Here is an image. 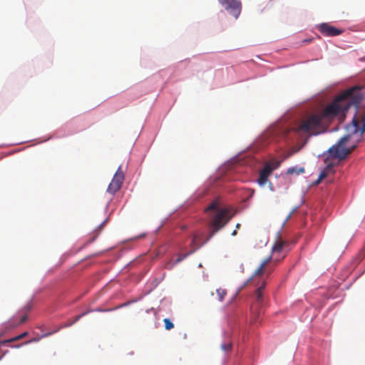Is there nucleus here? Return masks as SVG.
I'll list each match as a JSON object with an SVG mask.
<instances>
[{
  "mask_svg": "<svg viewBox=\"0 0 365 365\" xmlns=\"http://www.w3.org/2000/svg\"><path fill=\"white\" fill-rule=\"evenodd\" d=\"M74 283L69 279H61L56 282L51 288L41 289L32 295L23 307L19 309L16 314L0 325V342H15L16 340L29 335V337L22 342H38L41 339L51 336L58 331L62 327H68L78 322L88 312H82L73 319L62 322L61 326H43L37 328L31 334L27 331L16 332V329L26 322L38 309H53L58 304L66 303V297L75 290ZM115 311L112 308L104 309L98 307L89 311L97 312H110Z\"/></svg>",
  "mask_w": 365,
  "mask_h": 365,
  "instance_id": "nucleus-1",
  "label": "nucleus"
},
{
  "mask_svg": "<svg viewBox=\"0 0 365 365\" xmlns=\"http://www.w3.org/2000/svg\"><path fill=\"white\" fill-rule=\"evenodd\" d=\"M262 269L263 267L259 264L252 274L237 288L229 300V302H231L240 295V303L242 304H245L243 315L246 322L248 323L254 322L259 319L263 313L264 308L267 305V299L261 291H257L255 297H252V290L249 287L244 289L257 274L261 272Z\"/></svg>",
  "mask_w": 365,
  "mask_h": 365,
  "instance_id": "nucleus-2",
  "label": "nucleus"
},
{
  "mask_svg": "<svg viewBox=\"0 0 365 365\" xmlns=\"http://www.w3.org/2000/svg\"><path fill=\"white\" fill-rule=\"evenodd\" d=\"M280 118L281 117L275 122L270 123L267 128L259 134L250 145H248L244 150L239 151L235 155L229 158L225 162V163L235 159L240 154L249 150L253 145H256V152H258L269 145H277L282 141L285 138L287 128L284 125H278V122L280 120Z\"/></svg>",
  "mask_w": 365,
  "mask_h": 365,
  "instance_id": "nucleus-3",
  "label": "nucleus"
},
{
  "mask_svg": "<svg viewBox=\"0 0 365 365\" xmlns=\"http://www.w3.org/2000/svg\"><path fill=\"white\" fill-rule=\"evenodd\" d=\"M205 211L214 230L213 235L222 230L231 220V217L228 215V209L221 206L218 200L212 201Z\"/></svg>",
  "mask_w": 365,
  "mask_h": 365,
  "instance_id": "nucleus-4",
  "label": "nucleus"
},
{
  "mask_svg": "<svg viewBox=\"0 0 365 365\" xmlns=\"http://www.w3.org/2000/svg\"><path fill=\"white\" fill-rule=\"evenodd\" d=\"M365 259V248L360 250L359 254L356 255L351 260V262L347 264L341 272L340 278L342 281L346 280L350 274L357 268V267L362 263ZM364 267L360 269L353 277L349 284L344 286V289H349L352 284L355 282L359 277H361L365 273V264L363 265Z\"/></svg>",
  "mask_w": 365,
  "mask_h": 365,
  "instance_id": "nucleus-5",
  "label": "nucleus"
},
{
  "mask_svg": "<svg viewBox=\"0 0 365 365\" xmlns=\"http://www.w3.org/2000/svg\"><path fill=\"white\" fill-rule=\"evenodd\" d=\"M357 115H353L351 120L343 125V129L346 130V133L341 136V138L346 145L351 140L353 137H356L354 144L352 147L356 146V144L361 141L364 134L365 133V125H359L357 122Z\"/></svg>",
  "mask_w": 365,
  "mask_h": 365,
  "instance_id": "nucleus-6",
  "label": "nucleus"
},
{
  "mask_svg": "<svg viewBox=\"0 0 365 365\" xmlns=\"http://www.w3.org/2000/svg\"><path fill=\"white\" fill-rule=\"evenodd\" d=\"M183 234L179 236H174L168 238L163 242V247L165 252L170 251L172 253L178 250H180L185 246L186 240L187 239H192L195 237V232L192 229L183 227Z\"/></svg>",
  "mask_w": 365,
  "mask_h": 365,
  "instance_id": "nucleus-7",
  "label": "nucleus"
},
{
  "mask_svg": "<svg viewBox=\"0 0 365 365\" xmlns=\"http://www.w3.org/2000/svg\"><path fill=\"white\" fill-rule=\"evenodd\" d=\"M351 148L346 145L341 137H340L334 144L329 147L327 150L319 154L317 157L321 158L324 156V160L329 158L342 160L346 158Z\"/></svg>",
  "mask_w": 365,
  "mask_h": 365,
  "instance_id": "nucleus-8",
  "label": "nucleus"
},
{
  "mask_svg": "<svg viewBox=\"0 0 365 365\" xmlns=\"http://www.w3.org/2000/svg\"><path fill=\"white\" fill-rule=\"evenodd\" d=\"M342 96L344 99L347 100L344 103V110L349 111L351 108H354V115H357L360 103L365 100V91L353 87L347 90Z\"/></svg>",
  "mask_w": 365,
  "mask_h": 365,
  "instance_id": "nucleus-9",
  "label": "nucleus"
},
{
  "mask_svg": "<svg viewBox=\"0 0 365 365\" xmlns=\"http://www.w3.org/2000/svg\"><path fill=\"white\" fill-rule=\"evenodd\" d=\"M343 100V96H337L334 101L324 110L323 116L325 118L334 117L348 112V110H344V104H340L341 101Z\"/></svg>",
  "mask_w": 365,
  "mask_h": 365,
  "instance_id": "nucleus-10",
  "label": "nucleus"
},
{
  "mask_svg": "<svg viewBox=\"0 0 365 365\" xmlns=\"http://www.w3.org/2000/svg\"><path fill=\"white\" fill-rule=\"evenodd\" d=\"M124 180L125 174L122 170V165H120L113 175V178L107 187L106 192L114 195L121 187Z\"/></svg>",
  "mask_w": 365,
  "mask_h": 365,
  "instance_id": "nucleus-11",
  "label": "nucleus"
},
{
  "mask_svg": "<svg viewBox=\"0 0 365 365\" xmlns=\"http://www.w3.org/2000/svg\"><path fill=\"white\" fill-rule=\"evenodd\" d=\"M322 35L326 37H335L341 35L344 29L333 26L330 22H322L315 26Z\"/></svg>",
  "mask_w": 365,
  "mask_h": 365,
  "instance_id": "nucleus-12",
  "label": "nucleus"
},
{
  "mask_svg": "<svg viewBox=\"0 0 365 365\" xmlns=\"http://www.w3.org/2000/svg\"><path fill=\"white\" fill-rule=\"evenodd\" d=\"M218 1L229 14L235 19L239 18L242 11V3L240 0H218Z\"/></svg>",
  "mask_w": 365,
  "mask_h": 365,
  "instance_id": "nucleus-13",
  "label": "nucleus"
},
{
  "mask_svg": "<svg viewBox=\"0 0 365 365\" xmlns=\"http://www.w3.org/2000/svg\"><path fill=\"white\" fill-rule=\"evenodd\" d=\"M274 169L272 168V163H267L259 170L258 178L255 182L258 185L260 188H263L269 180V178L273 175Z\"/></svg>",
  "mask_w": 365,
  "mask_h": 365,
  "instance_id": "nucleus-14",
  "label": "nucleus"
},
{
  "mask_svg": "<svg viewBox=\"0 0 365 365\" xmlns=\"http://www.w3.org/2000/svg\"><path fill=\"white\" fill-rule=\"evenodd\" d=\"M161 282V279L155 277L151 282H147L143 289V296L150 294Z\"/></svg>",
  "mask_w": 365,
  "mask_h": 365,
  "instance_id": "nucleus-15",
  "label": "nucleus"
},
{
  "mask_svg": "<svg viewBox=\"0 0 365 365\" xmlns=\"http://www.w3.org/2000/svg\"><path fill=\"white\" fill-rule=\"evenodd\" d=\"M305 173V168L304 166L299 165H295L288 168L285 172L286 175H296L304 174Z\"/></svg>",
  "mask_w": 365,
  "mask_h": 365,
  "instance_id": "nucleus-16",
  "label": "nucleus"
},
{
  "mask_svg": "<svg viewBox=\"0 0 365 365\" xmlns=\"http://www.w3.org/2000/svg\"><path fill=\"white\" fill-rule=\"evenodd\" d=\"M201 247V246L198 247L197 248H195V249H193L190 251H189L188 252L185 253V254H183V255H181L180 256H178L177 257V259H175L172 264L168 267L169 269H173L175 266H176L177 264H178L179 263H180L181 262H182L184 259H185L187 257H188L189 256H190L191 255L194 254L198 249H200Z\"/></svg>",
  "mask_w": 365,
  "mask_h": 365,
  "instance_id": "nucleus-17",
  "label": "nucleus"
},
{
  "mask_svg": "<svg viewBox=\"0 0 365 365\" xmlns=\"http://www.w3.org/2000/svg\"><path fill=\"white\" fill-rule=\"evenodd\" d=\"M66 135H58L57 133V132H56L53 134L48 135L37 138V139H34V140H31V141L37 140L38 143H46V142L48 141L51 139L58 138H61V137H65Z\"/></svg>",
  "mask_w": 365,
  "mask_h": 365,
  "instance_id": "nucleus-18",
  "label": "nucleus"
},
{
  "mask_svg": "<svg viewBox=\"0 0 365 365\" xmlns=\"http://www.w3.org/2000/svg\"><path fill=\"white\" fill-rule=\"evenodd\" d=\"M76 254V252H74V247H71L68 251L65 252L59 258L58 264L61 266L62 265L69 257Z\"/></svg>",
  "mask_w": 365,
  "mask_h": 365,
  "instance_id": "nucleus-19",
  "label": "nucleus"
},
{
  "mask_svg": "<svg viewBox=\"0 0 365 365\" xmlns=\"http://www.w3.org/2000/svg\"><path fill=\"white\" fill-rule=\"evenodd\" d=\"M97 239V235H91L76 250L74 249V252L76 253L81 252L90 244L93 243Z\"/></svg>",
  "mask_w": 365,
  "mask_h": 365,
  "instance_id": "nucleus-20",
  "label": "nucleus"
},
{
  "mask_svg": "<svg viewBox=\"0 0 365 365\" xmlns=\"http://www.w3.org/2000/svg\"><path fill=\"white\" fill-rule=\"evenodd\" d=\"M113 210H112L108 216L104 219L103 222H101L93 230V234L92 235H97V237L99 236V235L101 233L103 229V225L109 220V217L112 214Z\"/></svg>",
  "mask_w": 365,
  "mask_h": 365,
  "instance_id": "nucleus-21",
  "label": "nucleus"
},
{
  "mask_svg": "<svg viewBox=\"0 0 365 365\" xmlns=\"http://www.w3.org/2000/svg\"><path fill=\"white\" fill-rule=\"evenodd\" d=\"M343 291V289H341L339 291L336 290L333 291L332 289H329L327 291L326 298L327 299H336L339 297V293Z\"/></svg>",
  "mask_w": 365,
  "mask_h": 365,
  "instance_id": "nucleus-22",
  "label": "nucleus"
},
{
  "mask_svg": "<svg viewBox=\"0 0 365 365\" xmlns=\"http://www.w3.org/2000/svg\"><path fill=\"white\" fill-rule=\"evenodd\" d=\"M163 323L165 330L170 331L174 328V323L170 318H165L163 319Z\"/></svg>",
  "mask_w": 365,
  "mask_h": 365,
  "instance_id": "nucleus-23",
  "label": "nucleus"
},
{
  "mask_svg": "<svg viewBox=\"0 0 365 365\" xmlns=\"http://www.w3.org/2000/svg\"><path fill=\"white\" fill-rule=\"evenodd\" d=\"M299 207V205H297V206H295L294 207L292 208V210L290 211V212L288 214V215L287 216V217L285 218V220H284V222H282V226L279 229V230L277 232V235H279L282 231V230L283 229L284 226L285 225L287 221L289 219V217H291V215H292V213L297 210L298 209V207Z\"/></svg>",
  "mask_w": 365,
  "mask_h": 365,
  "instance_id": "nucleus-24",
  "label": "nucleus"
},
{
  "mask_svg": "<svg viewBox=\"0 0 365 365\" xmlns=\"http://www.w3.org/2000/svg\"><path fill=\"white\" fill-rule=\"evenodd\" d=\"M177 209H175L173 212H171L167 217H165L163 220H161L160 225L154 230L153 233L157 234L160 228L163 227L165 221L168 219V217L176 211Z\"/></svg>",
  "mask_w": 365,
  "mask_h": 365,
  "instance_id": "nucleus-25",
  "label": "nucleus"
},
{
  "mask_svg": "<svg viewBox=\"0 0 365 365\" xmlns=\"http://www.w3.org/2000/svg\"><path fill=\"white\" fill-rule=\"evenodd\" d=\"M330 165L331 164L329 163L323 168H320L317 178L319 179L321 181L326 178L327 173L325 170L327 167Z\"/></svg>",
  "mask_w": 365,
  "mask_h": 365,
  "instance_id": "nucleus-26",
  "label": "nucleus"
},
{
  "mask_svg": "<svg viewBox=\"0 0 365 365\" xmlns=\"http://www.w3.org/2000/svg\"><path fill=\"white\" fill-rule=\"evenodd\" d=\"M216 292H217V297H218V300L220 302H222L225 295L227 294V291L226 289H221V288H218L216 289Z\"/></svg>",
  "mask_w": 365,
  "mask_h": 365,
  "instance_id": "nucleus-27",
  "label": "nucleus"
},
{
  "mask_svg": "<svg viewBox=\"0 0 365 365\" xmlns=\"http://www.w3.org/2000/svg\"><path fill=\"white\" fill-rule=\"evenodd\" d=\"M135 303V301L132 299L130 301H127L124 303H122L115 307H113V309H115V310H118V309H122V308H125V307H129L130 305H131L132 304H134Z\"/></svg>",
  "mask_w": 365,
  "mask_h": 365,
  "instance_id": "nucleus-28",
  "label": "nucleus"
},
{
  "mask_svg": "<svg viewBox=\"0 0 365 365\" xmlns=\"http://www.w3.org/2000/svg\"><path fill=\"white\" fill-rule=\"evenodd\" d=\"M309 123H312L314 125H317L319 123V118L316 115H312L309 119Z\"/></svg>",
  "mask_w": 365,
  "mask_h": 365,
  "instance_id": "nucleus-29",
  "label": "nucleus"
},
{
  "mask_svg": "<svg viewBox=\"0 0 365 365\" xmlns=\"http://www.w3.org/2000/svg\"><path fill=\"white\" fill-rule=\"evenodd\" d=\"M301 128L304 132H309L311 128V125L309 123H304L302 125Z\"/></svg>",
  "mask_w": 365,
  "mask_h": 365,
  "instance_id": "nucleus-30",
  "label": "nucleus"
},
{
  "mask_svg": "<svg viewBox=\"0 0 365 365\" xmlns=\"http://www.w3.org/2000/svg\"><path fill=\"white\" fill-rule=\"evenodd\" d=\"M221 349L225 351H228L232 349V344H222Z\"/></svg>",
  "mask_w": 365,
  "mask_h": 365,
  "instance_id": "nucleus-31",
  "label": "nucleus"
},
{
  "mask_svg": "<svg viewBox=\"0 0 365 365\" xmlns=\"http://www.w3.org/2000/svg\"><path fill=\"white\" fill-rule=\"evenodd\" d=\"M60 267V265L57 263L56 264H55L53 267L49 268L46 272V274H53L55 270L58 267Z\"/></svg>",
  "mask_w": 365,
  "mask_h": 365,
  "instance_id": "nucleus-32",
  "label": "nucleus"
},
{
  "mask_svg": "<svg viewBox=\"0 0 365 365\" xmlns=\"http://www.w3.org/2000/svg\"><path fill=\"white\" fill-rule=\"evenodd\" d=\"M222 336H223V339L222 340V342L223 343H225V342H228L227 340L228 339V335L230 334L229 333H227L225 329H223L222 331Z\"/></svg>",
  "mask_w": 365,
  "mask_h": 365,
  "instance_id": "nucleus-33",
  "label": "nucleus"
},
{
  "mask_svg": "<svg viewBox=\"0 0 365 365\" xmlns=\"http://www.w3.org/2000/svg\"><path fill=\"white\" fill-rule=\"evenodd\" d=\"M314 40V38L312 37H310V38H304L302 41V44H308L311 42H312V41Z\"/></svg>",
  "mask_w": 365,
  "mask_h": 365,
  "instance_id": "nucleus-34",
  "label": "nucleus"
},
{
  "mask_svg": "<svg viewBox=\"0 0 365 365\" xmlns=\"http://www.w3.org/2000/svg\"><path fill=\"white\" fill-rule=\"evenodd\" d=\"M267 184L268 185L269 190L271 192H275V191H276V189H275V187H274V185H273L272 182L270 181V180H269V182H267Z\"/></svg>",
  "mask_w": 365,
  "mask_h": 365,
  "instance_id": "nucleus-35",
  "label": "nucleus"
},
{
  "mask_svg": "<svg viewBox=\"0 0 365 365\" xmlns=\"http://www.w3.org/2000/svg\"><path fill=\"white\" fill-rule=\"evenodd\" d=\"M272 255H269V257H267V258L264 259L262 262L259 264V265H261L262 267H264V265L268 262V261L270 259Z\"/></svg>",
  "mask_w": 365,
  "mask_h": 365,
  "instance_id": "nucleus-36",
  "label": "nucleus"
},
{
  "mask_svg": "<svg viewBox=\"0 0 365 365\" xmlns=\"http://www.w3.org/2000/svg\"><path fill=\"white\" fill-rule=\"evenodd\" d=\"M280 167L279 162H275L274 163H272V168L274 169V171L277 170Z\"/></svg>",
  "mask_w": 365,
  "mask_h": 365,
  "instance_id": "nucleus-37",
  "label": "nucleus"
},
{
  "mask_svg": "<svg viewBox=\"0 0 365 365\" xmlns=\"http://www.w3.org/2000/svg\"><path fill=\"white\" fill-rule=\"evenodd\" d=\"M145 296H143V294L138 297V298H133V299L135 301V303L141 301Z\"/></svg>",
  "mask_w": 365,
  "mask_h": 365,
  "instance_id": "nucleus-38",
  "label": "nucleus"
},
{
  "mask_svg": "<svg viewBox=\"0 0 365 365\" xmlns=\"http://www.w3.org/2000/svg\"><path fill=\"white\" fill-rule=\"evenodd\" d=\"M318 94H319V93H314V95H312L311 97L307 98H306L305 100H304V101H302V103L309 101L310 99H312V98H314L315 96H317ZM301 103H302V102H300V103H299V104H301Z\"/></svg>",
  "mask_w": 365,
  "mask_h": 365,
  "instance_id": "nucleus-39",
  "label": "nucleus"
},
{
  "mask_svg": "<svg viewBox=\"0 0 365 365\" xmlns=\"http://www.w3.org/2000/svg\"><path fill=\"white\" fill-rule=\"evenodd\" d=\"M284 175H286L285 173H284L283 172H282L280 174H278V173L274 174V178L276 179H278L280 178V176H284Z\"/></svg>",
  "mask_w": 365,
  "mask_h": 365,
  "instance_id": "nucleus-40",
  "label": "nucleus"
},
{
  "mask_svg": "<svg viewBox=\"0 0 365 365\" xmlns=\"http://www.w3.org/2000/svg\"><path fill=\"white\" fill-rule=\"evenodd\" d=\"M320 182H321V180H320L319 179L317 178L315 180H314V181L312 182L311 185H317V184H319Z\"/></svg>",
  "mask_w": 365,
  "mask_h": 365,
  "instance_id": "nucleus-41",
  "label": "nucleus"
},
{
  "mask_svg": "<svg viewBox=\"0 0 365 365\" xmlns=\"http://www.w3.org/2000/svg\"><path fill=\"white\" fill-rule=\"evenodd\" d=\"M109 205H110V201L108 202V203L106 204V205L105 206V208H104V212L106 213L108 212V207H109Z\"/></svg>",
  "mask_w": 365,
  "mask_h": 365,
  "instance_id": "nucleus-42",
  "label": "nucleus"
},
{
  "mask_svg": "<svg viewBox=\"0 0 365 365\" xmlns=\"http://www.w3.org/2000/svg\"><path fill=\"white\" fill-rule=\"evenodd\" d=\"M189 61H190L189 58H186V59H185V60L180 61L179 62V64L186 63H187V62H189Z\"/></svg>",
  "mask_w": 365,
  "mask_h": 365,
  "instance_id": "nucleus-43",
  "label": "nucleus"
},
{
  "mask_svg": "<svg viewBox=\"0 0 365 365\" xmlns=\"http://www.w3.org/2000/svg\"><path fill=\"white\" fill-rule=\"evenodd\" d=\"M147 234H148L147 232H144L140 233L138 236H136V237H142L146 236Z\"/></svg>",
  "mask_w": 365,
  "mask_h": 365,
  "instance_id": "nucleus-44",
  "label": "nucleus"
},
{
  "mask_svg": "<svg viewBox=\"0 0 365 365\" xmlns=\"http://www.w3.org/2000/svg\"><path fill=\"white\" fill-rule=\"evenodd\" d=\"M339 129H340V128L337 126V127L334 128L330 132L331 133L336 132V131L339 130Z\"/></svg>",
  "mask_w": 365,
  "mask_h": 365,
  "instance_id": "nucleus-45",
  "label": "nucleus"
},
{
  "mask_svg": "<svg viewBox=\"0 0 365 365\" xmlns=\"http://www.w3.org/2000/svg\"><path fill=\"white\" fill-rule=\"evenodd\" d=\"M361 125H365V113H364V115L362 118V120H361Z\"/></svg>",
  "mask_w": 365,
  "mask_h": 365,
  "instance_id": "nucleus-46",
  "label": "nucleus"
},
{
  "mask_svg": "<svg viewBox=\"0 0 365 365\" xmlns=\"http://www.w3.org/2000/svg\"><path fill=\"white\" fill-rule=\"evenodd\" d=\"M237 230L235 229V230L232 232L231 235H232V236H236V235H237Z\"/></svg>",
  "mask_w": 365,
  "mask_h": 365,
  "instance_id": "nucleus-47",
  "label": "nucleus"
},
{
  "mask_svg": "<svg viewBox=\"0 0 365 365\" xmlns=\"http://www.w3.org/2000/svg\"><path fill=\"white\" fill-rule=\"evenodd\" d=\"M165 274V272H163V274L161 275V277H159L158 279H161L162 282L164 279Z\"/></svg>",
  "mask_w": 365,
  "mask_h": 365,
  "instance_id": "nucleus-48",
  "label": "nucleus"
},
{
  "mask_svg": "<svg viewBox=\"0 0 365 365\" xmlns=\"http://www.w3.org/2000/svg\"><path fill=\"white\" fill-rule=\"evenodd\" d=\"M277 250H278V251H279V252H280V251H282V245H279L277 246Z\"/></svg>",
  "mask_w": 365,
  "mask_h": 365,
  "instance_id": "nucleus-49",
  "label": "nucleus"
},
{
  "mask_svg": "<svg viewBox=\"0 0 365 365\" xmlns=\"http://www.w3.org/2000/svg\"><path fill=\"white\" fill-rule=\"evenodd\" d=\"M240 226H241L240 223H237L236 225H235V229L236 230L240 229Z\"/></svg>",
  "mask_w": 365,
  "mask_h": 365,
  "instance_id": "nucleus-50",
  "label": "nucleus"
},
{
  "mask_svg": "<svg viewBox=\"0 0 365 365\" xmlns=\"http://www.w3.org/2000/svg\"><path fill=\"white\" fill-rule=\"evenodd\" d=\"M89 257H90V255L85 257L84 258H83V259H81V260H79L77 263H80L81 262H82V261H83L84 259H86L88 258Z\"/></svg>",
  "mask_w": 365,
  "mask_h": 365,
  "instance_id": "nucleus-51",
  "label": "nucleus"
},
{
  "mask_svg": "<svg viewBox=\"0 0 365 365\" xmlns=\"http://www.w3.org/2000/svg\"><path fill=\"white\" fill-rule=\"evenodd\" d=\"M276 245H277V242H275L274 244L273 245L272 247V252H273L274 250L276 247Z\"/></svg>",
  "mask_w": 365,
  "mask_h": 365,
  "instance_id": "nucleus-52",
  "label": "nucleus"
},
{
  "mask_svg": "<svg viewBox=\"0 0 365 365\" xmlns=\"http://www.w3.org/2000/svg\"><path fill=\"white\" fill-rule=\"evenodd\" d=\"M118 273H117L113 278L110 279V280L108 282L107 284L110 282L113 279L118 275Z\"/></svg>",
  "mask_w": 365,
  "mask_h": 365,
  "instance_id": "nucleus-53",
  "label": "nucleus"
},
{
  "mask_svg": "<svg viewBox=\"0 0 365 365\" xmlns=\"http://www.w3.org/2000/svg\"><path fill=\"white\" fill-rule=\"evenodd\" d=\"M361 26L365 29V19L361 22Z\"/></svg>",
  "mask_w": 365,
  "mask_h": 365,
  "instance_id": "nucleus-54",
  "label": "nucleus"
},
{
  "mask_svg": "<svg viewBox=\"0 0 365 365\" xmlns=\"http://www.w3.org/2000/svg\"><path fill=\"white\" fill-rule=\"evenodd\" d=\"M145 156H146V154H144L143 156L142 157V160H141V163L143 162V160H145Z\"/></svg>",
  "mask_w": 365,
  "mask_h": 365,
  "instance_id": "nucleus-55",
  "label": "nucleus"
},
{
  "mask_svg": "<svg viewBox=\"0 0 365 365\" xmlns=\"http://www.w3.org/2000/svg\"><path fill=\"white\" fill-rule=\"evenodd\" d=\"M183 339H187V334L186 333L183 334Z\"/></svg>",
  "mask_w": 365,
  "mask_h": 365,
  "instance_id": "nucleus-56",
  "label": "nucleus"
},
{
  "mask_svg": "<svg viewBox=\"0 0 365 365\" xmlns=\"http://www.w3.org/2000/svg\"><path fill=\"white\" fill-rule=\"evenodd\" d=\"M304 202V195L302 196L301 198V203L302 204Z\"/></svg>",
  "mask_w": 365,
  "mask_h": 365,
  "instance_id": "nucleus-57",
  "label": "nucleus"
},
{
  "mask_svg": "<svg viewBox=\"0 0 365 365\" xmlns=\"http://www.w3.org/2000/svg\"><path fill=\"white\" fill-rule=\"evenodd\" d=\"M24 142H19V143H14L13 145H19V144H21V143H24Z\"/></svg>",
  "mask_w": 365,
  "mask_h": 365,
  "instance_id": "nucleus-58",
  "label": "nucleus"
},
{
  "mask_svg": "<svg viewBox=\"0 0 365 365\" xmlns=\"http://www.w3.org/2000/svg\"><path fill=\"white\" fill-rule=\"evenodd\" d=\"M202 267V263H199V264H198V265H197V267L200 268V267Z\"/></svg>",
  "mask_w": 365,
  "mask_h": 365,
  "instance_id": "nucleus-59",
  "label": "nucleus"
},
{
  "mask_svg": "<svg viewBox=\"0 0 365 365\" xmlns=\"http://www.w3.org/2000/svg\"><path fill=\"white\" fill-rule=\"evenodd\" d=\"M154 141V140L151 142V143H153ZM152 144L150 145V146H148V148L147 149V151L150 148V146H151Z\"/></svg>",
  "mask_w": 365,
  "mask_h": 365,
  "instance_id": "nucleus-60",
  "label": "nucleus"
},
{
  "mask_svg": "<svg viewBox=\"0 0 365 365\" xmlns=\"http://www.w3.org/2000/svg\"><path fill=\"white\" fill-rule=\"evenodd\" d=\"M130 247H125V248H124V251L128 250H130Z\"/></svg>",
  "mask_w": 365,
  "mask_h": 365,
  "instance_id": "nucleus-61",
  "label": "nucleus"
},
{
  "mask_svg": "<svg viewBox=\"0 0 365 365\" xmlns=\"http://www.w3.org/2000/svg\"><path fill=\"white\" fill-rule=\"evenodd\" d=\"M4 146H6V145H5V144H0V148H3V147H4Z\"/></svg>",
  "mask_w": 365,
  "mask_h": 365,
  "instance_id": "nucleus-62",
  "label": "nucleus"
}]
</instances>
